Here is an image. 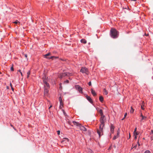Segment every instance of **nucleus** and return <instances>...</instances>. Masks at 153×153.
Wrapping results in <instances>:
<instances>
[{"label":"nucleus","mask_w":153,"mask_h":153,"mask_svg":"<svg viewBox=\"0 0 153 153\" xmlns=\"http://www.w3.org/2000/svg\"><path fill=\"white\" fill-rule=\"evenodd\" d=\"M119 32L115 28H111L110 31L111 37L114 39L117 38L119 36Z\"/></svg>","instance_id":"nucleus-1"},{"label":"nucleus","mask_w":153,"mask_h":153,"mask_svg":"<svg viewBox=\"0 0 153 153\" xmlns=\"http://www.w3.org/2000/svg\"><path fill=\"white\" fill-rule=\"evenodd\" d=\"M72 123H73L74 125L79 127L81 130L84 131H87V129L84 126H82L81 124H80L79 122H76L75 121H73Z\"/></svg>","instance_id":"nucleus-2"},{"label":"nucleus","mask_w":153,"mask_h":153,"mask_svg":"<svg viewBox=\"0 0 153 153\" xmlns=\"http://www.w3.org/2000/svg\"><path fill=\"white\" fill-rule=\"evenodd\" d=\"M103 127L101 124L100 126V129L97 130V133L98 134L99 137L100 138L103 134Z\"/></svg>","instance_id":"nucleus-3"},{"label":"nucleus","mask_w":153,"mask_h":153,"mask_svg":"<svg viewBox=\"0 0 153 153\" xmlns=\"http://www.w3.org/2000/svg\"><path fill=\"white\" fill-rule=\"evenodd\" d=\"M105 120L106 119L105 116H101L100 121L101 125H102L103 127L105 125L104 123L105 122Z\"/></svg>","instance_id":"nucleus-4"},{"label":"nucleus","mask_w":153,"mask_h":153,"mask_svg":"<svg viewBox=\"0 0 153 153\" xmlns=\"http://www.w3.org/2000/svg\"><path fill=\"white\" fill-rule=\"evenodd\" d=\"M80 72L83 74H88V69L85 67H82L80 70Z\"/></svg>","instance_id":"nucleus-5"},{"label":"nucleus","mask_w":153,"mask_h":153,"mask_svg":"<svg viewBox=\"0 0 153 153\" xmlns=\"http://www.w3.org/2000/svg\"><path fill=\"white\" fill-rule=\"evenodd\" d=\"M75 88L79 91L80 93H82V88L79 85H75L74 86Z\"/></svg>","instance_id":"nucleus-6"},{"label":"nucleus","mask_w":153,"mask_h":153,"mask_svg":"<svg viewBox=\"0 0 153 153\" xmlns=\"http://www.w3.org/2000/svg\"><path fill=\"white\" fill-rule=\"evenodd\" d=\"M44 94L45 95H47L48 94L49 90L48 89L49 88H48L47 87H45V85H44Z\"/></svg>","instance_id":"nucleus-7"},{"label":"nucleus","mask_w":153,"mask_h":153,"mask_svg":"<svg viewBox=\"0 0 153 153\" xmlns=\"http://www.w3.org/2000/svg\"><path fill=\"white\" fill-rule=\"evenodd\" d=\"M69 141V139L66 137H64L63 138L62 140L61 141L62 143H66L67 142H68Z\"/></svg>","instance_id":"nucleus-8"},{"label":"nucleus","mask_w":153,"mask_h":153,"mask_svg":"<svg viewBox=\"0 0 153 153\" xmlns=\"http://www.w3.org/2000/svg\"><path fill=\"white\" fill-rule=\"evenodd\" d=\"M85 97L90 102L91 104L93 103V100L91 98L90 96H88V95H86L85 96Z\"/></svg>","instance_id":"nucleus-9"},{"label":"nucleus","mask_w":153,"mask_h":153,"mask_svg":"<svg viewBox=\"0 0 153 153\" xmlns=\"http://www.w3.org/2000/svg\"><path fill=\"white\" fill-rule=\"evenodd\" d=\"M68 76V75H67V72H64L60 74V78L61 79H62L64 77L67 76Z\"/></svg>","instance_id":"nucleus-10"},{"label":"nucleus","mask_w":153,"mask_h":153,"mask_svg":"<svg viewBox=\"0 0 153 153\" xmlns=\"http://www.w3.org/2000/svg\"><path fill=\"white\" fill-rule=\"evenodd\" d=\"M114 126L113 125V124H111L110 125L111 133L112 134L114 133Z\"/></svg>","instance_id":"nucleus-11"},{"label":"nucleus","mask_w":153,"mask_h":153,"mask_svg":"<svg viewBox=\"0 0 153 153\" xmlns=\"http://www.w3.org/2000/svg\"><path fill=\"white\" fill-rule=\"evenodd\" d=\"M42 79H43V82L48 81L49 79L48 77H47L45 74H44V76H43Z\"/></svg>","instance_id":"nucleus-12"},{"label":"nucleus","mask_w":153,"mask_h":153,"mask_svg":"<svg viewBox=\"0 0 153 153\" xmlns=\"http://www.w3.org/2000/svg\"><path fill=\"white\" fill-rule=\"evenodd\" d=\"M51 55V53L50 52H48L46 54H45L44 55V58L46 59H47L48 57L49 56Z\"/></svg>","instance_id":"nucleus-13"},{"label":"nucleus","mask_w":153,"mask_h":153,"mask_svg":"<svg viewBox=\"0 0 153 153\" xmlns=\"http://www.w3.org/2000/svg\"><path fill=\"white\" fill-rule=\"evenodd\" d=\"M91 92L92 94L94 96H95L97 95V94L95 91H94L93 89L91 88Z\"/></svg>","instance_id":"nucleus-14"},{"label":"nucleus","mask_w":153,"mask_h":153,"mask_svg":"<svg viewBox=\"0 0 153 153\" xmlns=\"http://www.w3.org/2000/svg\"><path fill=\"white\" fill-rule=\"evenodd\" d=\"M147 119V117L146 116H143L142 117H141V118L140 119V122H144L143 120H146Z\"/></svg>","instance_id":"nucleus-15"},{"label":"nucleus","mask_w":153,"mask_h":153,"mask_svg":"<svg viewBox=\"0 0 153 153\" xmlns=\"http://www.w3.org/2000/svg\"><path fill=\"white\" fill-rule=\"evenodd\" d=\"M48 81H45V82H43V83L45 84V86H46V87H47L48 88H50V86L49 84V83L48 82Z\"/></svg>","instance_id":"nucleus-16"},{"label":"nucleus","mask_w":153,"mask_h":153,"mask_svg":"<svg viewBox=\"0 0 153 153\" xmlns=\"http://www.w3.org/2000/svg\"><path fill=\"white\" fill-rule=\"evenodd\" d=\"M80 42L82 43H83L84 44H85L86 43L87 41L85 39H81Z\"/></svg>","instance_id":"nucleus-17"},{"label":"nucleus","mask_w":153,"mask_h":153,"mask_svg":"<svg viewBox=\"0 0 153 153\" xmlns=\"http://www.w3.org/2000/svg\"><path fill=\"white\" fill-rule=\"evenodd\" d=\"M99 99L101 102H102L103 101L104 98L102 96H100L99 97Z\"/></svg>","instance_id":"nucleus-18"},{"label":"nucleus","mask_w":153,"mask_h":153,"mask_svg":"<svg viewBox=\"0 0 153 153\" xmlns=\"http://www.w3.org/2000/svg\"><path fill=\"white\" fill-rule=\"evenodd\" d=\"M98 112L100 113L101 116H104L103 115V111L102 109H100V110Z\"/></svg>","instance_id":"nucleus-19"},{"label":"nucleus","mask_w":153,"mask_h":153,"mask_svg":"<svg viewBox=\"0 0 153 153\" xmlns=\"http://www.w3.org/2000/svg\"><path fill=\"white\" fill-rule=\"evenodd\" d=\"M144 102H143L141 105V109L143 110H144Z\"/></svg>","instance_id":"nucleus-20"},{"label":"nucleus","mask_w":153,"mask_h":153,"mask_svg":"<svg viewBox=\"0 0 153 153\" xmlns=\"http://www.w3.org/2000/svg\"><path fill=\"white\" fill-rule=\"evenodd\" d=\"M47 59L48 60H50V59H51L52 60H53L54 59V56H52L49 57Z\"/></svg>","instance_id":"nucleus-21"},{"label":"nucleus","mask_w":153,"mask_h":153,"mask_svg":"<svg viewBox=\"0 0 153 153\" xmlns=\"http://www.w3.org/2000/svg\"><path fill=\"white\" fill-rule=\"evenodd\" d=\"M87 151L88 153H93V151L90 149H88Z\"/></svg>","instance_id":"nucleus-22"},{"label":"nucleus","mask_w":153,"mask_h":153,"mask_svg":"<svg viewBox=\"0 0 153 153\" xmlns=\"http://www.w3.org/2000/svg\"><path fill=\"white\" fill-rule=\"evenodd\" d=\"M134 111V109L132 107H131V109L130 111V112L131 113H133Z\"/></svg>","instance_id":"nucleus-23"},{"label":"nucleus","mask_w":153,"mask_h":153,"mask_svg":"<svg viewBox=\"0 0 153 153\" xmlns=\"http://www.w3.org/2000/svg\"><path fill=\"white\" fill-rule=\"evenodd\" d=\"M103 90H104V92L105 94V95H107L108 94V91H107L106 90V89L105 88H104L103 89Z\"/></svg>","instance_id":"nucleus-24"},{"label":"nucleus","mask_w":153,"mask_h":153,"mask_svg":"<svg viewBox=\"0 0 153 153\" xmlns=\"http://www.w3.org/2000/svg\"><path fill=\"white\" fill-rule=\"evenodd\" d=\"M59 100L60 103H62V100L61 96L59 97Z\"/></svg>","instance_id":"nucleus-25"},{"label":"nucleus","mask_w":153,"mask_h":153,"mask_svg":"<svg viewBox=\"0 0 153 153\" xmlns=\"http://www.w3.org/2000/svg\"><path fill=\"white\" fill-rule=\"evenodd\" d=\"M27 78H28L29 76V75L30 74V71H28V72L27 73Z\"/></svg>","instance_id":"nucleus-26"},{"label":"nucleus","mask_w":153,"mask_h":153,"mask_svg":"<svg viewBox=\"0 0 153 153\" xmlns=\"http://www.w3.org/2000/svg\"><path fill=\"white\" fill-rule=\"evenodd\" d=\"M120 133V131H119V129L118 130V131H117V135H116V136H117V137H119V136Z\"/></svg>","instance_id":"nucleus-27"},{"label":"nucleus","mask_w":153,"mask_h":153,"mask_svg":"<svg viewBox=\"0 0 153 153\" xmlns=\"http://www.w3.org/2000/svg\"><path fill=\"white\" fill-rule=\"evenodd\" d=\"M69 82V81L68 80H66L64 81V83L65 84H68Z\"/></svg>","instance_id":"nucleus-28"},{"label":"nucleus","mask_w":153,"mask_h":153,"mask_svg":"<svg viewBox=\"0 0 153 153\" xmlns=\"http://www.w3.org/2000/svg\"><path fill=\"white\" fill-rule=\"evenodd\" d=\"M118 137H117V136L114 135V137H113V140H115Z\"/></svg>","instance_id":"nucleus-29"},{"label":"nucleus","mask_w":153,"mask_h":153,"mask_svg":"<svg viewBox=\"0 0 153 153\" xmlns=\"http://www.w3.org/2000/svg\"><path fill=\"white\" fill-rule=\"evenodd\" d=\"M24 56L25 57L26 59H27V60H28V58H27V54H24Z\"/></svg>","instance_id":"nucleus-30"},{"label":"nucleus","mask_w":153,"mask_h":153,"mask_svg":"<svg viewBox=\"0 0 153 153\" xmlns=\"http://www.w3.org/2000/svg\"><path fill=\"white\" fill-rule=\"evenodd\" d=\"M144 153H151V152L149 150H147Z\"/></svg>","instance_id":"nucleus-31"},{"label":"nucleus","mask_w":153,"mask_h":153,"mask_svg":"<svg viewBox=\"0 0 153 153\" xmlns=\"http://www.w3.org/2000/svg\"><path fill=\"white\" fill-rule=\"evenodd\" d=\"M67 75H68V76H70L72 75V74L71 73L67 72Z\"/></svg>","instance_id":"nucleus-32"},{"label":"nucleus","mask_w":153,"mask_h":153,"mask_svg":"<svg viewBox=\"0 0 153 153\" xmlns=\"http://www.w3.org/2000/svg\"><path fill=\"white\" fill-rule=\"evenodd\" d=\"M133 134L134 136H137L138 134V133L137 132H136L135 133L133 132Z\"/></svg>","instance_id":"nucleus-33"},{"label":"nucleus","mask_w":153,"mask_h":153,"mask_svg":"<svg viewBox=\"0 0 153 153\" xmlns=\"http://www.w3.org/2000/svg\"><path fill=\"white\" fill-rule=\"evenodd\" d=\"M137 146V145H136L134 146L133 147V146H132L131 147V149H132L133 148L136 149V148Z\"/></svg>","instance_id":"nucleus-34"},{"label":"nucleus","mask_w":153,"mask_h":153,"mask_svg":"<svg viewBox=\"0 0 153 153\" xmlns=\"http://www.w3.org/2000/svg\"><path fill=\"white\" fill-rule=\"evenodd\" d=\"M13 23H14L16 24H18V23H19V22L17 20H16Z\"/></svg>","instance_id":"nucleus-35"},{"label":"nucleus","mask_w":153,"mask_h":153,"mask_svg":"<svg viewBox=\"0 0 153 153\" xmlns=\"http://www.w3.org/2000/svg\"><path fill=\"white\" fill-rule=\"evenodd\" d=\"M62 111H63V113L64 114L65 116H66L67 115V114H66V113H65V111L63 109L62 110Z\"/></svg>","instance_id":"nucleus-36"},{"label":"nucleus","mask_w":153,"mask_h":153,"mask_svg":"<svg viewBox=\"0 0 153 153\" xmlns=\"http://www.w3.org/2000/svg\"><path fill=\"white\" fill-rule=\"evenodd\" d=\"M96 109L97 111H99V110H100L101 109H100L98 107H96Z\"/></svg>","instance_id":"nucleus-37"},{"label":"nucleus","mask_w":153,"mask_h":153,"mask_svg":"<svg viewBox=\"0 0 153 153\" xmlns=\"http://www.w3.org/2000/svg\"><path fill=\"white\" fill-rule=\"evenodd\" d=\"M60 131L59 130H58L57 131V133L58 135H59L60 134Z\"/></svg>","instance_id":"nucleus-38"},{"label":"nucleus","mask_w":153,"mask_h":153,"mask_svg":"<svg viewBox=\"0 0 153 153\" xmlns=\"http://www.w3.org/2000/svg\"><path fill=\"white\" fill-rule=\"evenodd\" d=\"M10 70L12 71H14V68L12 66L10 68Z\"/></svg>","instance_id":"nucleus-39"},{"label":"nucleus","mask_w":153,"mask_h":153,"mask_svg":"<svg viewBox=\"0 0 153 153\" xmlns=\"http://www.w3.org/2000/svg\"><path fill=\"white\" fill-rule=\"evenodd\" d=\"M140 111V112L141 113H140V117H143L144 116H143V114H142V112H141V111Z\"/></svg>","instance_id":"nucleus-40"},{"label":"nucleus","mask_w":153,"mask_h":153,"mask_svg":"<svg viewBox=\"0 0 153 153\" xmlns=\"http://www.w3.org/2000/svg\"><path fill=\"white\" fill-rule=\"evenodd\" d=\"M88 85L89 86H91V81H90V82L88 83Z\"/></svg>","instance_id":"nucleus-41"},{"label":"nucleus","mask_w":153,"mask_h":153,"mask_svg":"<svg viewBox=\"0 0 153 153\" xmlns=\"http://www.w3.org/2000/svg\"><path fill=\"white\" fill-rule=\"evenodd\" d=\"M59 56H54V59H56L59 58Z\"/></svg>","instance_id":"nucleus-42"},{"label":"nucleus","mask_w":153,"mask_h":153,"mask_svg":"<svg viewBox=\"0 0 153 153\" xmlns=\"http://www.w3.org/2000/svg\"><path fill=\"white\" fill-rule=\"evenodd\" d=\"M137 128L136 127L134 129V133H135V132H137Z\"/></svg>","instance_id":"nucleus-43"},{"label":"nucleus","mask_w":153,"mask_h":153,"mask_svg":"<svg viewBox=\"0 0 153 153\" xmlns=\"http://www.w3.org/2000/svg\"><path fill=\"white\" fill-rule=\"evenodd\" d=\"M127 115V113H126L124 114V117H126V116Z\"/></svg>","instance_id":"nucleus-44"},{"label":"nucleus","mask_w":153,"mask_h":153,"mask_svg":"<svg viewBox=\"0 0 153 153\" xmlns=\"http://www.w3.org/2000/svg\"><path fill=\"white\" fill-rule=\"evenodd\" d=\"M52 107V105H51L50 106V107H49V108L48 109H50L51 107Z\"/></svg>","instance_id":"nucleus-45"},{"label":"nucleus","mask_w":153,"mask_h":153,"mask_svg":"<svg viewBox=\"0 0 153 153\" xmlns=\"http://www.w3.org/2000/svg\"><path fill=\"white\" fill-rule=\"evenodd\" d=\"M111 134H112V133H109V135L110 137V138L111 137Z\"/></svg>","instance_id":"nucleus-46"},{"label":"nucleus","mask_w":153,"mask_h":153,"mask_svg":"<svg viewBox=\"0 0 153 153\" xmlns=\"http://www.w3.org/2000/svg\"><path fill=\"white\" fill-rule=\"evenodd\" d=\"M11 89H12V90L13 91H14V88H13V87H11Z\"/></svg>","instance_id":"nucleus-47"},{"label":"nucleus","mask_w":153,"mask_h":153,"mask_svg":"<svg viewBox=\"0 0 153 153\" xmlns=\"http://www.w3.org/2000/svg\"><path fill=\"white\" fill-rule=\"evenodd\" d=\"M137 138V136H134V139H136Z\"/></svg>","instance_id":"nucleus-48"},{"label":"nucleus","mask_w":153,"mask_h":153,"mask_svg":"<svg viewBox=\"0 0 153 153\" xmlns=\"http://www.w3.org/2000/svg\"><path fill=\"white\" fill-rule=\"evenodd\" d=\"M10 85L11 86V87H12V84L11 83H10Z\"/></svg>","instance_id":"nucleus-49"},{"label":"nucleus","mask_w":153,"mask_h":153,"mask_svg":"<svg viewBox=\"0 0 153 153\" xmlns=\"http://www.w3.org/2000/svg\"><path fill=\"white\" fill-rule=\"evenodd\" d=\"M151 139L152 140H153V136L151 137Z\"/></svg>","instance_id":"nucleus-50"},{"label":"nucleus","mask_w":153,"mask_h":153,"mask_svg":"<svg viewBox=\"0 0 153 153\" xmlns=\"http://www.w3.org/2000/svg\"><path fill=\"white\" fill-rule=\"evenodd\" d=\"M151 132L152 134H153V130H151Z\"/></svg>","instance_id":"nucleus-51"},{"label":"nucleus","mask_w":153,"mask_h":153,"mask_svg":"<svg viewBox=\"0 0 153 153\" xmlns=\"http://www.w3.org/2000/svg\"><path fill=\"white\" fill-rule=\"evenodd\" d=\"M18 72H19L20 73V72H21V70H18Z\"/></svg>","instance_id":"nucleus-52"},{"label":"nucleus","mask_w":153,"mask_h":153,"mask_svg":"<svg viewBox=\"0 0 153 153\" xmlns=\"http://www.w3.org/2000/svg\"><path fill=\"white\" fill-rule=\"evenodd\" d=\"M20 73H21V75H22V76H23V75H22V72H20Z\"/></svg>","instance_id":"nucleus-53"},{"label":"nucleus","mask_w":153,"mask_h":153,"mask_svg":"<svg viewBox=\"0 0 153 153\" xmlns=\"http://www.w3.org/2000/svg\"><path fill=\"white\" fill-rule=\"evenodd\" d=\"M125 117H124L122 119V120H124V119Z\"/></svg>","instance_id":"nucleus-54"},{"label":"nucleus","mask_w":153,"mask_h":153,"mask_svg":"<svg viewBox=\"0 0 153 153\" xmlns=\"http://www.w3.org/2000/svg\"><path fill=\"white\" fill-rule=\"evenodd\" d=\"M60 105H63V103H60Z\"/></svg>","instance_id":"nucleus-55"},{"label":"nucleus","mask_w":153,"mask_h":153,"mask_svg":"<svg viewBox=\"0 0 153 153\" xmlns=\"http://www.w3.org/2000/svg\"><path fill=\"white\" fill-rule=\"evenodd\" d=\"M60 59L62 61H64V60L60 58Z\"/></svg>","instance_id":"nucleus-56"},{"label":"nucleus","mask_w":153,"mask_h":153,"mask_svg":"<svg viewBox=\"0 0 153 153\" xmlns=\"http://www.w3.org/2000/svg\"><path fill=\"white\" fill-rule=\"evenodd\" d=\"M62 84L61 83L60 84V87L61 88V85Z\"/></svg>","instance_id":"nucleus-57"},{"label":"nucleus","mask_w":153,"mask_h":153,"mask_svg":"<svg viewBox=\"0 0 153 153\" xmlns=\"http://www.w3.org/2000/svg\"><path fill=\"white\" fill-rule=\"evenodd\" d=\"M131 1H136L137 0H131Z\"/></svg>","instance_id":"nucleus-58"},{"label":"nucleus","mask_w":153,"mask_h":153,"mask_svg":"<svg viewBox=\"0 0 153 153\" xmlns=\"http://www.w3.org/2000/svg\"><path fill=\"white\" fill-rule=\"evenodd\" d=\"M114 147L116 148V146L115 145H114Z\"/></svg>","instance_id":"nucleus-59"},{"label":"nucleus","mask_w":153,"mask_h":153,"mask_svg":"<svg viewBox=\"0 0 153 153\" xmlns=\"http://www.w3.org/2000/svg\"><path fill=\"white\" fill-rule=\"evenodd\" d=\"M8 8H9V9H11V8L10 7H8Z\"/></svg>","instance_id":"nucleus-60"},{"label":"nucleus","mask_w":153,"mask_h":153,"mask_svg":"<svg viewBox=\"0 0 153 153\" xmlns=\"http://www.w3.org/2000/svg\"><path fill=\"white\" fill-rule=\"evenodd\" d=\"M137 143L138 144H139V141H138L137 142Z\"/></svg>","instance_id":"nucleus-61"},{"label":"nucleus","mask_w":153,"mask_h":153,"mask_svg":"<svg viewBox=\"0 0 153 153\" xmlns=\"http://www.w3.org/2000/svg\"><path fill=\"white\" fill-rule=\"evenodd\" d=\"M138 146H139L140 145V144L139 143V144H138Z\"/></svg>","instance_id":"nucleus-62"},{"label":"nucleus","mask_w":153,"mask_h":153,"mask_svg":"<svg viewBox=\"0 0 153 153\" xmlns=\"http://www.w3.org/2000/svg\"><path fill=\"white\" fill-rule=\"evenodd\" d=\"M2 74V73L1 72H0V74Z\"/></svg>","instance_id":"nucleus-63"},{"label":"nucleus","mask_w":153,"mask_h":153,"mask_svg":"<svg viewBox=\"0 0 153 153\" xmlns=\"http://www.w3.org/2000/svg\"><path fill=\"white\" fill-rule=\"evenodd\" d=\"M11 126H13L12 125H11Z\"/></svg>","instance_id":"nucleus-64"}]
</instances>
